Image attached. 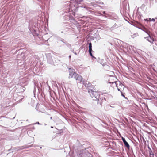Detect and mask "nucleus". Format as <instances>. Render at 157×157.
Returning a JSON list of instances; mask_svg holds the SVG:
<instances>
[{"mask_svg":"<svg viewBox=\"0 0 157 157\" xmlns=\"http://www.w3.org/2000/svg\"><path fill=\"white\" fill-rule=\"evenodd\" d=\"M69 58H71V55H69Z\"/></svg>","mask_w":157,"mask_h":157,"instance_id":"58836bf2","label":"nucleus"},{"mask_svg":"<svg viewBox=\"0 0 157 157\" xmlns=\"http://www.w3.org/2000/svg\"><path fill=\"white\" fill-rule=\"evenodd\" d=\"M26 148V147H25V146H23L21 147H17L14 148V149L15 150H17V151L19 150H20L22 149H24Z\"/></svg>","mask_w":157,"mask_h":157,"instance_id":"f8f14e48","label":"nucleus"},{"mask_svg":"<svg viewBox=\"0 0 157 157\" xmlns=\"http://www.w3.org/2000/svg\"><path fill=\"white\" fill-rule=\"evenodd\" d=\"M22 98H21V100H19V102H20V101H21L22 100Z\"/></svg>","mask_w":157,"mask_h":157,"instance_id":"37998d69","label":"nucleus"},{"mask_svg":"<svg viewBox=\"0 0 157 157\" xmlns=\"http://www.w3.org/2000/svg\"><path fill=\"white\" fill-rule=\"evenodd\" d=\"M11 150V149H9L8 151H10Z\"/></svg>","mask_w":157,"mask_h":157,"instance_id":"79ce46f5","label":"nucleus"},{"mask_svg":"<svg viewBox=\"0 0 157 157\" xmlns=\"http://www.w3.org/2000/svg\"><path fill=\"white\" fill-rule=\"evenodd\" d=\"M69 27V25H67L66 23H63L60 26L59 32L61 33L65 34L70 29Z\"/></svg>","mask_w":157,"mask_h":157,"instance_id":"39448f33","label":"nucleus"},{"mask_svg":"<svg viewBox=\"0 0 157 157\" xmlns=\"http://www.w3.org/2000/svg\"><path fill=\"white\" fill-rule=\"evenodd\" d=\"M84 0H71V2H72L73 1L75 4L73 5L74 7L76 8H86L87 10L88 11V9L89 8L85 6L84 5H81V2Z\"/></svg>","mask_w":157,"mask_h":157,"instance_id":"20e7f679","label":"nucleus"},{"mask_svg":"<svg viewBox=\"0 0 157 157\" xmlns=\"http://www.w3.org/2000/svg\"><path fill=\"white\" fill-rule=\"evenodd\" d=\"M117 82H116V81H115L114 82H109V83H112V84H113L114 83H115V84H116V87H117V90L118 91H120V92H121V90H120V89L118 87V86H117V85L116 84V83Z\"/></svg>","mask_w":157,"mask_h":157,"instance_id":"2eb2a0df","label":"nucleus"},{"mask_svg":"<svg viewBox=\"0 0 157 157\" xmlns=\"http://www.w3.org/2000/svg\"><path fill=\"white\" fill-rule=\"evenodd\" d=\"M71 51L74 54H75V55H77V53H76V52L74 51L73 49L71 50Z\"/></svg>","mask_w":157,"mask_h":157,"instance_id":"c85d7f7f","label":"nucleus"},{"mask_svg":"<svg viewBox=\"0 0 157 157\" xmlns=\"http://www.w3.org/2000/svg\"><path fill=\"white\" fill-rule=\"evenodd\" d=\"M102 13L104 14H105V11H103L102 12Z\"/></svg>","mask_w":157,"mask_h":157,"instance_id":"c9c22d12","label":"nucleus"},{"mask_svg":"<svg viewBox=\"0 0 157 157\" xmlns=\"http://www.w3.org/2000/svg\"><path fill=\"white\" fill-rule=\"evenodd\" d=\"M44 125H46V124H44Z\"/></svg>","mask_w":157,"mask_h":157,"instance_id":"09e8293b","label":"nucleus"},{"mask_svg":"<svg viewBox=\"0 0 157 157\" xmlns=\"http://www.w3.org/2000/svg\"><path fill=\"white\" fill-rule=\"evenodd\" d=\"M119 26H117V25L116 23H115L113 26L110 28V29L111 30H113L114 29L117 28Z\"/></svg>","mask_w":157,"mask_h":157,"instance_id":"ddd939ff","label":"nucleus"},{"mask_svg":"<svg viewBox=\"0 0 157 157\" xmlns=\"http://www.w3.org/2000/svg\"><path fill=\"white\" fill-rule=\"evenodd\" d=\"M148 148L149 150V151L152 150L150 147L149 146H148Z\"/></svg>","mask_w":157,"mask_h":157,"instance_id":"f704fd0d","label":"nucleus"},{"mask_svg":"<svg viewBox=\"0 0 157 157\" xmlns=\"http://www.w3.org/2000/svg\"><path fill=\"white\" fill-rule=\"evenodd\" d=\"M90 9H92V10H94L93 9V8H90Z\"/></svg>","mask_w":157,"mask_h":157,"instance_id":"a18cd8bd","label":"nucleus"},{"mask_svg":"<svg viewBox=\"0 0 157 157\" xmlns=\"http://www.w3.org/2000/svg\"><path fill=\"white\" fill-rule=\"evenodd\" d=\"M49 39V38L47 40H45V41H48V40Z\"/></svg>","mask_w":157,"mask_h":157,"instance_id":"49530a36","label":"nucleus"},{"mask_svg":"<svg viewBox=\"0 0 157 157\" xmlns=\"http://www.w3.org/2000/svg\"><path fill=\"white\" fill-rule=\"evenodd\" d=\"M54 59H55L53 57H52V56L49 55H48L47 56V60L48 63L51 64L55 65L56 64L54 61Z\"/></svg>","mask_w":157,"mask_h":157,"instance_id":"0eeeda50","label":"nucleus"},{"mask_svg":"<svg viewBox=\"0 0 157 157\" xmlns=\"http://www.w3.org/2000/svg\"><path fill=\"white\" fill-rule=\"evenodd\" d=\"M138 36V33H135L133 35H131V37L132 38H134L135 37L137 36Z\"/></svg>","mask_w":157,"mask_h":157,"instance_id":"b1692460","label":"nucleus"},{"mask_svg":"<svg viewBox=\"0 0 157 157\" xmlns=\"http://www.w3.org/2000/svg\"><path fill=\"white\" fill-rule=\"evenodd\" d=\"M88 92L93 100L97 101V104L101 106L102 103L105 101L103 94L98 91H93L92 89H90Z\"/></svg>","mask_w":157,"mask_h":157,"instance_id":"f03ea898","label":"nucleus"},{"mask_svg":"<svg viewBox=\"0 0 157 157\" xmlns=\"http://www.w3.org/2000/svg\"><path fill=\"white\" fill-rule=\"evenodd\" d=\"M121 95L124 97H125L124 93H123L122 91H121Z\"/></svg>","mask_w":157,"mask_h":157,"instance_id":"c756f323","label":"nucleus"},{"mask_svg":"<svg viewBox=\"0 0 157 157\" xmlns=\"http://www.w3.org/2000/svg\"><path fill=\"white\" fill-rule=\"evenodd\" d=\"M126 99H127V100H128V98L127 97H124Z\"/></svg>","mask_w":157,"mask_h":157,"instance_id":"4c0bfd02","label":"nucleus"},{"mask_svg":"<svg viewBox=\"0 0 157 157\" xmlns=\"http://www.w3.org/2000/svg\"><path fill=\"white\" fill-rule=\"evenodd\" d=\"M92 4H93V3H90L89 4V6H92Z\"/></svg>","mask_w":157,"mask_h":157,"instance_id":"473e14b6","label":"nucleus"},{"mask_svg":"<svg viewBox=\"0 0 157 157\" xmlns=\"http://www.w3.org/2000/svg\"><path fill=\"white\" fill-rule=\"evenodd\" d=\"M51 128H53V126H51Z\"/></svg>","mask_w":157,"mask_h":157,"instance_id":"c03bdc74","label":"nucleus"},{"mask_svg":"<svg viewBox=\"0 0 157 157\" xmlns=\"http://www.w3.org/2000/svg\"><path fill=\"white\" fill-rule=\"evenodd\" d=\"M96 3L100 5H103L104 3L100 1H98L95 2Z\"/></svg>","mask_w":157,"mask_h":157,"instance_id":"4be33fe9","label":"nucleus"},{"mask_svg":"<svg viewBox=\"0 0 157 157\" xmlns=\"http://www.w3.org/2000/svg\"><path fill=\"white\" fill-rule=\"evenodd\" d=\"M52 119V117H50V119L51 120Z\"/></svg>","mask_w":157,"mask_h":157,"instance_id":"de8ad7c7","label":"nucleus"},{"mask_svg":"<svg viewBox=\"0 0 157 157\" xmlns=\"http://www.w3.org/2000/svg\"><path fill=\"white\" fill-rule=\"evenodd\" d=\"M121 139L122 140V141L124 143H125V142H126V140L125 139V138H124V137H121Z\"/></svg>","mask_w":157,"mask_h":157,"instance_id":"bb28decb","label":"nucleus"},{"mask_svg":"<svg viewBox=\"0 0 157 157\" xmlns=\"http://www.w3.org/2000/svg\"><path fill=\"white\" fill-rule=\"evenodd\" d=\"M64 18L66 20H68L70 21H73L74 22V24L76 25L77 26H81L79 24L80 23H81L82 24H84L85 23V22L84 21H80V22H77V21H75L74 17L69 13H67V14L65 15Z\"/></svg>","mask_w":157,"mask_h":157,"instance_id":"7ed1b4c3","label":"nucleus"},{"mask_svg":"<svg viewBox=\"0 0 157 157\" xmlns=\"http://www.w3.org/2000/svg\"><path fill=\"white\" fill-rule=\"evenodd\" d=\"M92 52H93L92 49V44L91 42L89 43V52L90 55L92 57V58H93L94 59H96V58L93 55Z\"/></svg>","mask_w":157,"mask_h":157,"instance_id":"1a4fd4ad","label":"nucleus"},{"mask_svg":"<svg viewBox=\"0 0 157 157\" xmlns=\"http://www.w3.org/2000/svg\"><path fill=\"white\" fill-rule=\"evenodd\" d=\"M78 156V157H92V155L86 149L81 151Z\"/></svg>","mask_w":157,"mask_h":157,"instance_id":"423d86ee","label":"nucleus"},{"mask_svg":"<svg viewBox=\"0 0 157 157\" xmlns=\"http://www.w3.org/2000/svg\"><path fill=\"white\" fill-rule=\"evenodd\" d=\"M124 144L125 146L126 147H127L128 148V149H130V145H129V144H128V143L127 142V141H126V142L124 143Z\"/></svg>","mask_w":157,"mask_h":157,"instance_id":"4468645a","label":"nucleus"},{"mask_svg":"<svg viewBox=\"0 0 157 157\" xmlns=\"http://www.w3.org/2000/svg\"><path fill=\"white\" fill-rule=\"evenodd\" d=\"M65 44L68 48H69L71 49V46L70 44H69L67 42H65Z\"/></svg>","mask_w":157,"mask_h":157,"instance_id":"6ab92c4d","label":"nucleus"},{"mask_svg":"<svg viewBox=\"0 0 157 157\" xmlns=\"http://www.w3.org/2000/svg\"><path fill=\"white\" fill-rule=\"evenodd\" d=\"M121 139L122 140V141L124 143H125V142H126V140L125 139V138H124V137H121Z\"/></svg>","mask_w":157,"mask_h":157,"instance_id":"a878e982","label":"nucleus"},{"mask_svg":"<svg viewBox=\"0 0 157 157\" xmlns=\"http://www.w3.org/2000/svg\"><path fill=\"white\" fill-rule=\"evenodd\" d=\"M144 32L146 33L148 35L150 34V32L147 29L144 28V29L143 30Z\"/></svg>","mask_w":157,"mask_h":157,"instance_id":"f3484780","label":"nucleus"},{"mask_svg":"<svg viewBox=\"0 0 157 157\" xmlns=\"http://www.w3.org/2000/svg\"><path fill=\"white\" fill-rule=\"evenodd\" d=\"M148 36V37H144V38L150 42L153 43V41H154V38L152 36H151L150 34H149Z\"/></svg>","mask_w":157,"mask_h":157,"instance_id":"9d476101","label":"nucleus"},{"mask_svg":"<svg viewBox=\"0 0 157 157\" xmlns=\"http://www.w3.org/2000/svg\"><path fill=\"white\" fill-rule=\"evenodd\" d=\"M144 21H147V22H148V21H149V19L148 20L147 18V19H144Z\"/></svg>","mask_w":157,"mask_h":157,"instance_id":"72a5a7b5","label":"nucleus"},{"mask_svg":"<svg viewBox=\"0 0 157 157\" xmlns=\"http://www.w3.org/2000/svg\"><path fill=\"white\" fill-rule=\"evenodd\" d=\"M110 107H113V108L114 107V106H113V105H112V106L111 105H110Z\"/></svg>","mask_w":157,"mask_h":157,"instance_id":"a19ab883","label":"nucleus"},{"mask_svg":"<svg viewBox=\"0 0 157 157\" xmlns=\"http://www.w3.org/2000/svg\"><path fill=\"white\" fill-rule=\"evenodd\" d=\"M35 124H38L39 125H41V124L39 123V122H36V123Z\"/></svg>","mask_w":157,"mask_h":157,"instance_id":"2f4dec72","label":"nucleus"},{"mask_svg":"<svg viewBox=\"0 0 157 157\" xmlns=\"http://www.w3.org/2000/svg\"><path fill=\"white\" fill-rule=\"evenodd\" d=\"M68 69L69 72V78H74L78 83H81L82 82V84L86 87L88 88L90 86L91 84L89 82L85 80L82 81V77L76 73L74 69L72 68H69Z\"/></svg>","mask_w":157,"mask_h":157,"instance_id":"f257e3e1","label":"nucleus"},{"mask_svg":"<svg viewBox=\"0 0 157 157\" xmlns=\"http://www.w3.org/2000/svg\"><path fill=\"white\" fill-rule=\"evenodd\" d=\"M155 19H156L157 20V18H152V19H151V18H149V21H153V22H154L155 21Z\"/></svg>","mask_w":157,"mask_h":157,"instance_id":"5701e85b","label":"nucleus"},{"mask_svg":"<svg viewBox=\"0 0 157 157\" xmlns=\"http://www.w3.org/2000/svg\"><path fill=\"white\" fill-rule=\"evenodd\" d=\"M92 5V6L94 7H100V6H98L97 4H96L94 3H93Z\"/></svg>","mask_w":157,"mask_h":157,"instance_id":"412c9836","label":"nucleus"},{"mask_svg":"<svg viewBox=\"0 0 157 157\" xmlns=\"http://www.w3.org/2000/svg\"><path fill=\"white\" fill-rule=\"evenodd\" d=\"M60 40L61 41H62V42H63L64 44H65V42H67L66 41H65L63 39H61Z\"/></svg>","mask_w":157,"mask_h":157,"instance_id":"cd10ccee","label":"nucleus"},{"mask_svg":"<svg viewBox=\"0 0 157 157\" xmlns=\"http://www.w3.org/2000/svg\"><path fill=\"white\" fill-rule=\"evenodd\" d=\"M110 107H113V108L114 107V106H113V105H112V106L111 105H110Z\"/></svg>","mask_w":157,"mask_h":157,"instance_id":"ea45409f","label":"nucleus"},{"mask_svg":"<svg viewBox=\"0 0 157 157\" xmlns=\"http://www.w3.org/2000/svg\"><path fill=\"white\" fill-rule=\"evenodd\" d=\"M39 92V90L37 87L36 86H34L33 90V93L34 95H35L36 93H38Z\"/></svg>","mask_w":157,"mask_h":157,"instance_id":"9b49d317","label":"nucleus"},{"mask_svg":"<svg viewBox=\"0 0 157 157\" xmlns=\"http://www.w3.org/2000/svg\"><path fill=\"white\" fill-rule=\"evenodd\" d=\"M144 32L146 33L148 35L150 34V32L147 29L144 28V29L143 30Z\"/></svg>","mask_w":157,"mask_h":157,"instance_id":"a211bd4d","label":"nucleus"},{"mask_svg":"<svg viewBox=\"0 0 157 157\" xmlns=\"http://www.w3.org/2000/svg\"><path fill=\"white\" fill-rule=\"evenodd\" d=\"M76 144V145H77L78 147H80L81 145V144H80L78 140H77Z\"/></svg>","mask_w":157,"mask_h":157,"instance_id":"393cba45","label":"nucleus"},{"mask_svg":"<svg viewBox=\"0 0 157 157\" xmlns=\"http://www.w3.org/2000/svg\"><path fill=\"white\" fill-rule=\"evenodd\" d=\"M119 85L121 86L122 87L123 86V84H122L121 82H119Z\"/></svg>","mask_w":157,"mask_h":157,"instance_id":"7c9ffc66","label":"nucleus"},{"mask_svg":"<svg viewBox=\"0 0 157 157\" xmlns=\"http://www.w3.org/2000/svg\"><path fill=\"white\" fill-rule=\"evenodd\" d=\"M97 61L98 62L101 64L103 66H106V68L107 69H109L110 68L109 66L107 65V62H105L104 63V59H101L100 58H98L97 59Z\"/></svg>","mask_w":157,"mask_h":157,"instance_id":"6e6552de","label":"nucleus"},{"mask_svg":"<svg viewBox=\"0 0 157 157\" xmlns=\"http://www.w3.org/2000/svg\"><path fill=\"white\" fill-rule=\"evenodd\" d=\"M99 120H100V121H102V122H103V123H104V122L102 121V120L100 119V118H98Z\"/></svg>","mask_w":157,"mask_h":157,"instance_id":"e433bc0d","label":"nucleus"},{"mask_svg":"<svg viewBox=\"0 0 157 157\" xmlns=\"http://www.w3.org/2000/svg\"><path fill=\"white\" fill-rule=\"evenodd\" d=\"M113 17V19L116 21H118L119 19V18L116 15H115L114 17Z\"/></svg>","mask_w":157,"mask_h":157,"instance_id":"aec40b11","label":"nucleus"},{"mask_svg":"<svg viewBox=\"0 0 157 157\" xmlns=\"http://www.w3.org/2000/svg\"><path fill=\"white\" fill-rule=\"evenodd\" d=\"M149 155L150 157H154V154L152 150L149 151Z\"/></svg>","mask_w":157,"mask_h":157,"instance_id":"dca6fc26","label":"nucleus"}]
</instances>
